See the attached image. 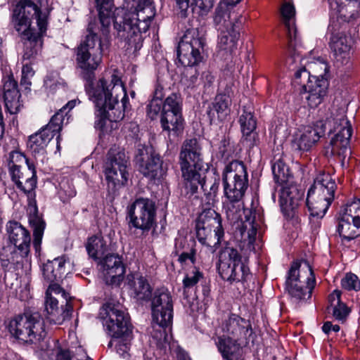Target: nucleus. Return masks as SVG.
Returning <instances> with one entry per match:
<instances>
[{"label": "nucleus", "instance_id": "e433bc0d", "mask_svg": "<svg viewBox=\"0 0 360 360\" xmlns=\"http://www.w3.org/2000/svg\"><path fill=\"white\" fill-rule=\"evenodd\" d=\"M229 100L227 97L223 95L217 96L212 107L207 112L210 121L215 122L217 119L224 120L229 113Z\"/></svg>", "mask_w": 360, "mask_h": 360}, {"label": "nucleus", "instance_id": "dca6fc26", "mask_svg": "<svg viewBox=\"0 0 360 360\" xmlns=\"http://www.w3.org/2000/svg\"><path fill=\"white\" fill-rule=\"evenodd\" d=\"M204 39L198 29L186 30L181 38L177 51L179 62L184 66L192 67L198 64L202 59Z\"/></svg>", "mask_w": 360, "mask_h": 360}, {"label": "nucleus", "instance_id": "37998d69", "mask_svg": "<svg viewBox=\"0 0 360 360\" xmlns=\"http://www.w3.org/2000/svg\"><path fill=\"white\" fill-rule=\"evenodd\" d=\"M310 73L312 80L324 79L323 76L327 73L328 67L323 60L318 58L314 61L308 63L307 68H304Z\"/></svg>", "mask_w": 360, "mask_h": 360}, {"label": "nucleus", "instance_id": "4be33fe9", "mask_svg": "<svg viewBox=\"0 0 360 360\" xmlns=\"http://www.w3.org/2000/svg\"><path fill=\"white\" fill-rule=\"evenodd\" d=\"M217 333L218 338L247 340L252 335V328L248 321L232 314L224 319Z\"/></svg>", "mask_w": 360, "mask_h": 360}, {"label": "nucleus", "instance_id": "603ef678", "mask_svg": "<svg viewBox=\"0 0 360 360\" xmlns=\"http://www.w3.org/2000/svg\"><path fill=\"white\" fill-rule=\"evenodd\" d=\"M164 103L161 100L152 99L147 107V115L152 119H155L160 112L162 113Z\"/></svg>", "mask_w": 360, "mask_h": 360}, {"label": "nucleus", "instance_id": "f8f14e48", "mask_svg": "<svg viewBox=\"0 0 360 360\" xmlns=\"http://www.w3.org/2000/svg\"><path fill=\"white\" fill-rule=\"evenodd\" d=\"M128 157L117 147L110 149L104 165V174L108 188L113 194L125 185L128 179Z\"/></svg>", "mask_w": 360, "mask_h": 360}, {"label": "nucleus", "instance_id": "c756f323", "mask_svg": "<svg viewBox=\"0 0 360 360\" xmlns=\"http://www.w3.org/2000/svg\"><path fill=\"white\" fill-rule=\"evenodd\" d=\"M127 280L131 296L138 300H148L150 298L152 289L146 278L136 274L128 276Z\"/></svg>", "mask_w": 360, "mask_h": 360}, {"label": "nucleus", "instance_id": "7c9ffc66", "mask_svg": "<svg viewBox=\"0 0 360 360\" xmlns=\"http://www.w3.org/2000/svg\"><path fill=\"white\" fill-rule=\"evenodd\" d=\"M242 340L218 338L217 348L225 360H242L243 349L239 343Z\"/></svg>", "mask_w": 360, "mask_h": 360}, {"label": "nucleus", "instance_id": "c03bdc74", "mask_svg": "<svg viewBox=\"0 0 360 360\" xmlns=\"http://www.w3.org/2000/svg\"><path fill=\"white\" fill-rule=\"evenodd\" d=\"M215 0H176L180 8L185 9L188 4L193 6V9H199L201 15L207 13L213 6Z\"/></svg>", "mask_w": 360, "mask_h": 360}, {"label": "nucleus", "instance_id": "ea45409f", "mask_svg": "<svg viewBox=\"0 0 360 360\" xmlns=\"http://www.w3.org/2000/svg\"><path fill=\"white\" fill-rule=\"evenodd\" d=\"M330 11V18H337L343 21H349L352 18V14L348 13L349 6H346L342 0H327Z\"/></svg>", "mask_w": 360, "mask_h": 360}, {"label": "nucleus", "instance_id": "f03ea898", "mask_svg": "<svg viewBox=\"0 0 360 360\" xmlns=\"http://www.w3.org/2000/svg\"><path fill=\"white\" fill-rule=\"evenodd\" d=\"M224 194L228 201L224 202L227 217L232 222L240 220V232L242 238L248 239L250 248L256 239L258 229L262 223V219L256 211L243 209L239 201L243 197L248 186L246 168L240 161H233L224 169L223 173Z\"/></svg>", "mask_w": 360, "mask_h": 360}, {"label": "nucleus", "instance_id": "c85d7f7f", "mask_svg": "<svg viewBox=\"0 0 360 360\" xmlns=\"http://www.w3.org/2000/svg\"><path fill=\"white\" fill-rule=\"evenodd\" d=\"M20 96L17 89V82L8 78L4 84V98L6 108L11 114H16L20 111Z\"/></svg>", "mask_w": 360, "mask_h": 360}, {"label": "nucleus", "instance_id": "338daca9", "mask_svg": "<svg viewBox=\"0 0 360 360\" xmlns=\"http://www.w3.org/2000/svg\"><path fill=\"white\" fill-rule=\"evenodd\" d=\"M75 360H92L87 354L84 352L82 347H79L77 350V354L74 356Z\"/></svg>", "mask_w": 360, "mask_h": 360}, {"label": "nucleus", "instance_id": "8fccbe9b", "mask_svg": "<svg viewBox=\"0 0 360 360\" xmlns=\"http://www.w3.org/2000/svg\"><path fill=\"white\" fill-rule=\"evenodd\" d=\"M151 153H155V152H153L152 148H149L144 145H139L137 146L135 160L139 167L150 159Z\"/></svg>", "mask_w": 360, "mask_h": 360}, {"label": "nucleus", "instance_id": "79ce46f5", "mask_svg": "<svg viewBox=\"0 0 360 360\" xmlns=\"http://www.w3.org/2000/svg\"><path fill=\"white\" fill-rule=\"evenodd\" d=\"M11 20L10 26L13 28L20 36L22 35L21 29L22 27V0L13 1L11 8Z\"/></svg>", "mask_w": 360, "mask_h": 360}, {"label": "nucleus", "instance_id": "a211bd4d", "mask_svg": "<svg viewBox=\"0 0 360 360\" xmlns=\"http://www.w3.org/2000/svg\"><path fill=\"white\" fill-rule=\"evenodd\" d=\"M160 123L163 131L169 135L178 136L184 129L180 99L176 94L168 96L163 105L160 114Z\"/></svg>", "mask_w": 360, "mask_h": 360}, {"label": "nucleus", "instance_id": "39448f33", "mask_svg": "<svg viewBox=\"0 0 360 360\" xmlns=\"http://www.w3.org/2000/svg\"><path fill=\"white\" fill-rule=\"evenodd\" d=\"M103 324L112 337L108 346L115 347L120 356L128 355L131 336L128 314L119 302L110 301L102 307L100 311Z\"/></svg>", "mask_w": 360, "mask_h": 360}, {"label": "nucleus", "instance_id": "09e8293b", "mask_svg": "<svg viewBox=\"0 0 360 360\" xmlns=\"http://www.w3.org/2000/svg\"><path fill=\"white\" fill-rule=\"evenodd\" d=\"M341 285L343 288L347 290H360V281L358 277L352 273L347 274L342 279Z\"/></svg>", "mask_w": 360, "mask_h": 360}, {"label": "nucleus", "instance_id": "7ed1b4c3", "mask_svg": "<svg viewBox=\"0 0 360 360\" xmlns=\"http://www.w3.org/2000/svg\"><path fill=\"white\" fill-rule=\"evenodd\" d=\"M332 127L335 134L326 148V155L337 158L341 167L345 168L349 165L351 157L349 140L352 129L343 113H338L333 117L331 112L325 120H320L313 125L301 127L293 134L292 146L295 150L308 151L325 134L326 129L328 128L331 131Z\"/></svg>", "mask_w": 360, "mask_h": 360}, {"label": "nucleus", "instance_id": "a878e982", "mask_svg": "<svg viewBox=\"0 0 360 360\" xmlns=\"http://www.w3.org/2000/svg\"><path fill=\"white\" fill-rule=\"evenodd\" d=\"M26 321L24 323V336L26 335V343H37L45 336L44 321L38 311L26 314Z\"/></svg>", "mask_w": 360, "mask_h": 360}, {"label": "nucleus", "instance_id": "13d9d810", "mask_svg": "<svg viewBox=\"0 0 360 360\" xmlns=\"http://www.w3.org/2000/svg\"><path fill=\"white\" fill-rule=\"evenodd\" d=\"M77 104L76 100H72L69 101L65 106H63L58 112H57L56 114L60 113L61 114V118H62V122L61 126L63 124L65 120H67V122H68L69 117H68V112L72 110L73 108L75 107Z\"/></svg>", "mask_w": 360, "mask_h": 360}, {"label": "nucleus", "instance_id": "423d86ee", "mask_svg": "<svg viewBox=\"0 0 360 360\" xmlns=\"http://www.w3.org/2000/svg\"><path fill=\"white\" fill-rule=\"evenodd\" d=\"M180 166L186 194L197 192L199 185L206 189L200 172L207 171L202 158V147L195 139L186 140L179 155Z\"/></svg>", "mask_w": 360, "mask_h": 360}, {"label": "nucleus", "instance_id": "4c0bfd02", "mask_svg": "<svg viewBox=\"0 0 360 360\" xmlns=\"http://www.w3.org/2000/svg\"><path fill=\"white\" fill-rule=\"evenodd\" d=\"M86 248L91 257L98 259L105 254L108 245L102 236L96 235L89 238Z\"/></svg>", "mask_w": 360, "mask_h": 360}, {"label": "nucleus", "instance_id": "f257e3e1", "mask_svg": "<svg viewBox=\"0 0 360 360\" xmlns=\"http://www.w3.org/2000/svg\"><path fill=\"white\" fill-rule=\"evenodd\" d=\"M101 32L107 36L110 32L111 20L117 37L124 42L127 49L139 50L143 41V33L149 29L155 15V9L150 0H133L126 6L117 8L112 12V0H96Z\"/></svg>", "mask_w": 360, "mask_h": 360}, {"label": "nucleus", "instance_id": "5fc2aeb1", "mask_svg": "<svg viewBox=\"0 0 360 360\" xmlns=\"http://www.w3.org/2000/svg\"><path fill=\"white\" fill-rule=\"evenodd\" d=\"M205 172L206 171H202V172H200V173L202 174V177L203 179V181L205 182V184L207 185L205 187L206 189H204L202 187H201V188L205 192H207V195H209L210 199L213 200L214 197L216 195L217 189H218L219 180L217 179L216 178H214L213 181L207 182V181L205 179V178H206L205 176ZM200 186H202L201 185H200Z\"/></svg>", "mask_w": 360, "mask_h": 360}, {"label": "nucleus", "instance_id": "f704fd0d", "mask_svg": "<svg viewBox=\"0 0 360 360\" xmlns=\"http://www.w3.org/2000/svg\"><path fill=\"white\" fill-rule=\"evenodd\" d=\"M338 232L342 240L350 241L360 235V225L342 214L338 226Z\"/></svg>", "mask_w": 360, "mask_h": 360}, {"label": "nucleus", "instance_id": "6e6552de", "mask_svg": "<svg viewBox=\"0 0 360 360\" xmlns=\"http://www.w3.org/2000/svg\"><path fill=\"white\" fill-rule=\"evenodd\" d=\"M24 15L27 13L31 20H36V26L30 25L24 31V59L34 58L41 51L43 37L46 32V16L39 8L30 0H24ZM28 17L24 15V26L27 25Z\"/></svg>", "mask_w": 360, "mask_h": 360}, {"label": "nucleus", "instance_id": "4468645a", "mask_svg": "<svg viewBox=\"0 0 360 360\" xmlns=\"http://www.w3.org/2000/svg\"><path fill=\"white\" fill-rule=\"evenodd\" d=\"M218 271L222 279L232 282H246L250 276L249 268L242 262L237 250L226 247L221 250Z\"/></svg>", "mask_w": 360, "mask_h": 360}, {"label": "nucleus", "instance_id": "69168bd1", "mask_svg": "<svg viewBox=\"0 0 360 360\" xmlns=\"http://www.w3.org/2000/svg\"><path fill=\"white\" fill-rule=\"evenodd\" d=\"M322 330L325 333L328 334L330 331L338 332L340 330V326L338 325H333L330 322L327 321L323 324Z\"/></svg>", "mask_w": 360, "mask_h": 360}, {"label": "nucleus", "instance_id": "ddd939ff", "mask_svg": "<svg viewBox=\"0 0 360 360\" xmlns=\"http://www.w3.org/2000/svg\"><path fill=\"white\" fill-rule=\"evenodd\" d=\"M89 34L85 41L77 48V63L79 68L85 71L95 70L101 62L103 47L108 44L107 36L101 38L94 33L91 27L89 28Z\"/></svg>", "mask_w": 360, "mask_h": 360}, {"label": "nucleus", "instance_id": "bf43d9fd", "mask_svg": "<svg viewBox=\"0 0 360 360\" xmlns=\"http://www.w3.org/2000/svg\"><path fill=\"white\" fill-rule=\"evenodd\" d=\"M179 261L181 264H192L195 262V251L191 250L189 252H182L179 257Z\"/></svg>", "mask_w": 360, "mask_h": 360}, {"label": "nucleus", "instance_id": "1a4fd4ad", "mask_svg": "<svg viewBox=\"0 0 360 360\" xmlns=\"http://www.w3.org/2000/svg\"><path fill=\"white\" fill-rule=\"evenodd\" d=\"M25 162L27 167L25 176H30V177L27 178L25 181L26 186H24V193L26 194L27 202L26 212L30 226L33 231V245L36 252H39L40 250L46 224L41 214L39 212L36 200L34 189L37 187V180L35 165L29 159H25Z\"/></svg>", "mask_w": 360, "mask_h": 360}, {"label": "nucleus", "instance_id": "680f3d73", "mask_svg": "<svg viewBox=\"0 0 360 360\" xmlns=\"http://www.w3.org/2000/svg\"><path fill=\"white\" fill-rule=\"evenodd\" d=\"M22 157V153L18 150H15L11 151L9 153L8 158V167L12 165H18V162H20Z\"/></svg>", "mask_w": 360, "mask_h": 360}, {"label": "nucleus", "instance_id": "774afa93", "mask_svg": "<svg viewBox=\"0 0 360 360\" xmlns=\"http://www.w3.org/2000/svg\"><path fill=\"white\" fill-rule=\"evenodd\" d=\"M56 360H75L74 356L71 357L68 351H60L58 355Z\"/></svg>", "mask_w": 360, "mask_h": 360}, {"label": "nucleus", "instance_id": "c9c22d12", "mask_svg": "<svg viewBox=\"0 0 360 360\" xmlns=\"http://www.w3.org/2000/svg\"><path fill=\"white\" fill-rule=\"evenodd\" d=\"M281 15L284 23L288 31L289 46L292 47L294 46L293 40H296V28L295 24V9L294 6L285 2L283 4L281 8Z\"/></svg>", "mask_w": 360, "mask_h": 360}, {"label": "nucleus", "instance_id": "9d476101", "mask_svg": "<svg viewBox=\"0 0 360 360\" xmlns=\"http://www.w3.org/2000/svg\"><path fill=\"white\" fill-rule=\"evenodd\" d=\"M335 188V183L328 174L317 175L307 196V205L311 217H323L334 198Z\"/></svg>", "mask_w": 360, "mask_h": 360}, {"label": "nucleus", "instance_id": "3c124183", "mask_svg": "<svg viewBox=\"0 0 360 360\" xmlns=\"http://www.w3.org/2000/svg\"><path fill=\"white\" fill-rule=\"evenodd\" d=\"M240 71V68L238 65H236V61L231 60L224 69V75L226 77L229 82L233 84L234 81L238 77Z\"/></svg>", "mask_w": 360, "mask_h": 360}, {"label": "nucleus", "instance_id": "cd10ccee", "mask_svg": "<svg viewBox=\"0 0 360 360\" xmlns=\"http://www.w3.org/2000/svg\"><path fill=\"white\" fill-rule=\"evenodd\" d=\"M237 14L226 4H219L215 10L214 23L219 32L236 29Z\"/></svg>", "mask_w": 360, "mask_h": 360}, {"label": "nucleus", "instance_id": "6e6d98bb", "mask_svg": "<svg viewBox=\"0 0 360 360\" xmlns=\"http://www.w3.org/2000/svg\"><path fill=\"white\" fill-rule=\"evenodd\" d=\"M34 75V70L31 65H24V96H27L31 92V82L30 79Z\"/></svg>", "mask_w": 360, "mask_h": 360}, {"label": "nucleus", "instance_id": "f3484780", "mask_svg": "<svg viewBox=\"0 0 360 360\" xmlns=\"http://www.w3.org/2000/svg\"><path fill=\"white\" fill-rule=\"evenodd\" d=\"M295 82L302 86V97L307 101L310 108L317 107L326 95L328 86L327 80H312L310 73L304 68H301L295 72Z\"/></svg>", "mask_w": 360, "mask_h": 360}, {"label": "nucleus", "instance_id": "de8ad7c7", "mask_svg": "<svg viewBox=\"0 0 360 360\" xmlns=\"http://www.w3.org/2000/svg\"><path fill=\"white\" fill-rule=\"evenodd\" d=\"M22 321V315L18 314L14 316L9 322L8 329L11 336L16 340H20L22 333L21 321Z\"/></svg>", "mask_w": 360, "mask_h": 360}, {"label": "nucleus", "instance_id": "a19ab883", "mask_svg": "<svg viewBox=\"0 0 360 360\" xmlns=\"http://www.w3.org/2000/svg\"><path fill=\"white\" fill-rule=\"evenodd\" d=\"M272 172L275 181L278 184L292 181L288 167L281 159L276 160L273 164Z\"/></svg>", "mask_w": 360, "mask_h": 360}, {"label": "nucleus", "instance_id": "b1692460", "mask_svg": "<svg viewBox=\"0 0 360 360\" xmlns=\"http://www.w3.org/2000/svg\"><path fill=\"white\" fill-rule=\"evenodd\" d=\"M53 294L60 295L65 300L68 295L63 290L58 284H50L46 292L45 311L47 314V319L54 324H61L64 317L60 316L58 300L53 296Z\"/></svg>", "mask_w": 360, "mask_h": 360}, {"label": "nucleus", "instance_id": "5701e85b", "mask_svg": "<svg viewBox=\"0 0 360 360\" xmlns=\"http://www.w3.org/2000/svg\"><path fill=\"white\" fill-rule=\"evenodd\" d=\"M99 266L100 271L107 284L117 285L122 281L124 267L119 256L106 255L99 262Z\"/></svg>", "mask_w": 360, "mask_h": 360}, {"label": "nucleus", "instance_id": "0e129e2a", "mask_svg": "<svg viewBox=\"0 0 360 360\" xmlns=\"http://www.w3.org/2000/svg\"><path fill=\"white\" fill-rule=\"evenodd\" d=\"M215 77L210 70H206L202 72L201 76V81L205 86H210L214 83Z\"/></svg>", "mask_w": 360, "mask_h": 360}, {"label": "nucleus", "instance_id": "052dcab7", "mask_svg": "<svg viewBox=\"0 0 360 360\" xmlns=\"http://www.w3.org/2000/svg\"><path fill=\"white\" fill-rule=\"evenodd\" d=\"M76 195V191L70 185H68V189L63 187L59 191V196L63 202L68 201L70 198H73Z\"/></svg>", "mask_w": 360, "mask_h": 360}, {"label": "nucleus", "instance_id": "9b49d317", "mask_svg": "<svg viewBox=\"0 0 360 360\" xmlns=\"http://www.w3.org/2000/svg\"><path fill=\"white\" fill-rule=\"evenodd\" d=\"M315 283L314 274L307 262H293L286 281V290L293 302L309 300Z\"/></svg>", "mask_w": 360, "mask_h": 360}, {"label": "nucleus", "instance_id": "0eeeda50", "mask_svg": "<svg viewBox=\"0 0 360 360\" xmlns=\"http://www.w3.org/2000/svg\"><path fill=\"white\" fill-rule=\"evenodd\" d=\"M151 311L153 321L161 328L153 333V339L156 341L158 347L166 349L170 347L171 337L165 328L170 326L173 319L172 296L167 289L162 288L155 291L152 300Z\"/></svg>", "mask_w": 360, "mask_h": 360}, {"label": "nucleus", "instance_id": "e2e57ef3", "mask_svg": "<svg viewBox=\"0 0 360 360\" xmlns=\"http://www.w3.org/2000/svg\"><path fill=\"white\" fill-rule=\"evenodd\" d=\"M341 292L338 290H335L328 297L330 302V307L332 308L338 304H342L343 302L340 300Z\"/></svg>", "mask_w": 360, "mask_h": 360}, {"label": "nucleus", "instance_id": "49530a36", "mask_svg": "<svg viewBox=\"0 0 360 360\" xmlns=\"http://www.w3.org/2000/svg\"><path fill=\"white\" fill-rule=\"evenodd\" d=\"M202 278V274L198 269L194 267L191 271L186 273L184 280L183 285L184 289H189L195 286Z\"/></svg>", "mask_w": 360, "mask_h": 360}, {"label": "nucleus", "instance_id": "6ab92c4d", "mask_svg": "<svg viewBox=\"0 0 360 360\" xmlns=\"http://www.w3.org/2000/svg\"><path fill=\"white\" fill-rule=\"evenodd\" d=\"M129 224L142 231H148L155 224V205L148 198L136 199L128 207Z\"/></svg>", "mask_w": 360, "mask_h": 360}, {"label": "nucleus", "instance_id": "412c9836", "mask_svg": "<svg viewBox=\"0 0 360 360\" xmlns=\"http://www.w3.org/2000/svg\"><path fill=\"white\" fill-rule=\"evenodd\" d=\"M61 114H55L41 129L30 136L27 148L32 154L44 153L49 141L61 130Z\"/></svg>", "mask_w": 360, "mask_h": 360}, {"label": "nucleus", "instance_id": "393cba45", "mask_svg": "<svg viewBox=\"0 0 360 360\" xmlns=\"http://www.w3.org/2000/svg\"><path fill=\"white\" fill-rule=\"evenodd\" d=\"M281 186L279 194V203L281 208L285 214L290 215L299 205L303 193L292 181Z\"/></svg>", "mask_w": 360, "mask_h": 360}, {"label": "nucleus", "instance_id": "2f4dec72", "mask_svg": "<svg viewBox=\"0 0 360 360\" xmlns=\"http://www.w3.org/2000/svg\"><path fill=\"white\" fill-rule=\"evenodd\" d=\"M67 262L65 256L48 261L43 265L42 272L45 280L50 284H58L65 274V265Z\"/></svg>", "mask_w": 360, "mask_h": 360}, {"label": "nucleus", "instance_id": "20e7f679", "mask_svg": "<svg viewBox=\"0 0 360 360\" xmlns=\"http://www.w3.org/2000/svg\"><path fill=\"white\" fill-rule=\"evenodd\" d=\"M89 99L96 108L95 127L106 131L108 122H117L124 116L129 108V99L121 77L114 71L109 77L100 79L98 82L86 88Z\"/></svg>", "mask_w": 360, "mask_h": 360}, {"label": "nucleus", "instance_id": "aec40b11", "mask_svg": "<svg viewBox=\"0 0 360 360\" xmlns=\"http://www.w3.org/2000/svg\"><path fill=\"white\" fill-rule=\"evenodd\" d=\"M337 18H331L328 27V32L331 34L330 48L333 53L334 60L339 65L347 64L350 58V49L352 39L342 32H337L340 28L339 21Z\"/></svg>", "mask_w": 360, "mask_h": 360}, {"label": "nucleus", "instance_id": "bb28decb", "mask_svg": "<svg viewBox=\"0 0 360 360\" xmlns=\"http://www.w3.org/2000/svg\"><path fill=\"white\" fill-rule=\"evenodd\" d=\"M239 32L236 29L219 32L217 42V56L229 59L237 49Z\"/></svg>", "mask_w": 360, "mask_h": 360}, {"label": "nucleus", "instance_id": "58836bf2", "mask_svg": "<svg viewBox=\"0 0 360 360\" xmlns=\"http://www.w3.org/2000/svg\"><path fill=\"white\" fill-rule=\"evenodd\" d=\"M6 231L10 242L20 252L22 250V226L16 221H9Z\"/></svg>", "mask_w": 360, "mask_h": 360}, {"label": "nucleus", "instance_id": "72a5a7b5", "mask_svg": "<svg viewBox=\"0 0 360 360\" xmlns=\"http://www.w3.org/2000/svg\"><path fill=\"white\" fill-rule=\"evenodd\" d=\"M239 122L244 140L248 142L249 146L253 145L255 141L256 134L255 130L257 126L253 115L251 112L243 110V114L240 117Z\"/></svg>", "mask_w": 360, "mask_h": 360}, {"label": "nucleus", "instance_id": "4d7b16f0", "mask_svg": "<svg viewBox=\"0 0 360 360\" xmlns=\"http://www.w3.org/2000/svg\"><path fill=\"white\" fill-rule=\"evenodd\" d=\"M9 167V173L12 181L15 183L16 186L20 189L22 190V185L20 181L21 176V165H12Z\"/></svg>", "mask_w": 360, "mask_h": 360}, {"label": "nucleus", "instance_id": "2eb2a0df", "mask_svg": "<svg viewBox=\"0 0 360 360\" xmlns=\"http://www.w3.org/2000/svg\"><path fill=\"white\" fill-rule=\"evenodd\" d=\"M196 234L202 245L212 247L219 244L224 236L220 215L212 209L205 210L197 223Z\"/></svg>", "mask_w": 360, "mask_h": 360}, {"label": "nucleus", "instance_id": "473e14b6", "mask_svg": "<svg viewBox=\"0 0 360 360\" xmlns=\"http://www.w3.org/2000/svg\"><path fill=\"white\" fill-rule=\"evenodd\" d=\"M139 170L145 176L150 179L160 180L166 173L162 167L160 156L157 153H151L150 159L139 167Z\"/></svg>", "mask_w": 360, "mask_h": 360}, {"label": "nucleus", "instance_id": "a18cd8bd", "mask_svg": "<svg viewBox=\"0 0 360 360\" xmlns=\"http://www.w3.org/2000/svg\"><path fill=\"white\" fill-rule=\"evenodd\" d=\"M342 214L360 225V199L347 203L342 210Z\"/></svg>", "mask_w": 360, "mask_h": 360}, {"label": "nucleus", "instance_id": "864d4df0", "mask_svg": "<svg viewBox=\"0 0 360 360\" xmlns=\"http://www.w3.org/2000/svg\"><path fill=\"white\" fill-rule=\"evenodd\" d=\"M333 317L341 322H344L350 313V309L345 303L338 304L332 307Z\"/></svg>", "mask_w": 360, "mask_h": 360}]
</instances>
